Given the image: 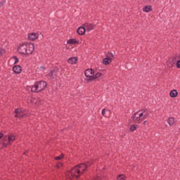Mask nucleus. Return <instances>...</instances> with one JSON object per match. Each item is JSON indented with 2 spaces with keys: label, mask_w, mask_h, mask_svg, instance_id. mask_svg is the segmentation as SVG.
Returning <instances> with one entry per match:
<instances>
[{
  "label": "nucleus",
  "mask_w": 180,
  "mask_h": 180,
  "mask_svg": "<svg viewBox=\"0 0 180 180\" xmlns=\"http://www.w3.org/2000/svg\"><path fill=\"white\" fill-rule=\"evenodd\" d=\"M92 164L89 162L86 163H82L79 165H77L71 169L69 172L68 175L70 178H75V179H78L86 169L91 167Z\"/></svg>",
  "instance_id": "1"
},
{
  "label": "nucleus",
  "mask_w": 180,
  "mask_h": 180,
  "mask_svg": "<svg viewBox=\"0 0 180 180\" xmlns=\"http://www.w3.org/2000/svg\"><path fill=\"white\" fill-rule=\"evenodd\" d=\"M47 87V82L45 81L41 80L39 82H36L34 86L31 88L32 92H41V91H44Z\"/></svg>",
  "instance_id": "2"
},
{
  "label": "nucleus",
  "mask_w": 180,
  "mask_h": 180,
  "mask_svg": "<svg viewBox=\"0 0 180 180\" xmlns=\"http://www.w3.org/2000/svg\"><path fill=\"white\" fill-rule=\"evenodd\" d=\"M84 75L86 78H88L86 79V81H87L88 82H91L92 81V77L95 75V71H94V70L92 69H87L84 72Z\"/></svg>",
  "instance_id": "3"
},
{
  "label": "nucleus",
  "mask_w": 180,
  "mask_h": 180,
  "mask_svg": "<svg viewBox=\"0 0 180 180\" xmlns=\"http://www.w3.org/2000/svg\"><path fill=\"white\" fill-rule=\"evenodd\" d=\"M18 51L20 54H29L27 53V47L26 46V43L25 44H21L20 46L18 47Z\"/></svg>",
  "instance_id": "4"
},
{
  "label": "nucleus",
  "mask_w": 180,
  "mask_h": 180,
  "mask_svg": "<svg viewBox=\"0 0 180 180\" xmlns=\"http://www.w3.org/2000/svg\"><path fill=\"white\" fill-rule=\"evenodd\" d=\"M15 139H16V137H15V136L13 135L6 136V142L5 141L3 142V147H8V146H9V144H11L12 141H15Z\"/></svg>",
  "instance_id": "5"
},
{
  "label": "nucleus",
  "mask_w": 180,
  "mask_h": 180,
  "mask_svg": "<svg viewBox=\"0 0 180 180\" xmlns=\"http://www.w3.org/2000/svg\"><path fill=\"white\" fill-rule=\"evenodd\" d=\"M57 68H54L51 69L48 74V77H50L51 79H56L57 78Z\"/></svg>",
  "instance_id": "6"
},
{
  "label": "nucleus",
  "mask_w": 180,
  "mask_h": 180,
  "mask_svg": "<svg viewBox=\"0 0 180 180\" xmlns=\"http://www.w3.org/2000/svg\"><path fill=\"white\" fill-rule=\"evenodd\" d=\"M25 45L27 46V49H28V54H32L33 51H34V45L33 43L27 42L25 43Z\"/></svg>",
  "instance_id": "7"
},
{
  "label": "nucleus",
  "mask_w": 180,
  "mask_h": 180,
  "mask_svg": "<svg viewBox=\"0 0 180 180\" xmlns=\"http://www.w3.org/2000/svg\"><path fill=\"white\" fill-rule=\"evenodd\" d=\"M83 26H84V29L88 32H91V30H94V26L91 23L86 22L83 24Z\"/></svg>",
  "instance_id": "8"
},
{
  "label": "nucleus",
  "mask_w": 180,
  "mask_h": 180,
  "mask_svg": "<svg viewBox=\"0 0 180 180\" xmlns=\"http://www.w3.org/2000/svg\"><path fill=\"white\" fill-rule=\"evenodd\" d=\"M13 71L15 74H20L22 72V67L19 65H15L13 67Z\"/></svg>",
  "instance_id": "9"
},
{
  "label": "nucleus",
  "mask_w": 180,
  "mask_h": 180,
  "mask_svg": "<svg viewBox=\"0 0 180 180\" xmlns=\"http://www.w3.org/2000/svg\"><path fill=\"white\" fill-rule=\"evenodd\" d=\"M85 32H86V30L84 25L79 27L77 30V33H78L80 36L85 34Z\"/></svg>",
  "instance_id": "10"
},
{
  "label": "nucleus",
  "mask_w": 180,
  "mask_h": 180,
  "mask_svg": "<svg viewBox=\"0 0 180 180\" xmlns=\"http://www.w3.org/2000/svg\"><path fill=\"white\" fill-rule=\"evenodd\" d=\"M111 63H112V57L106 55V57L103 60V64H104V65H109V64Z\"/></svg>",
  "instance_id": "11"
},
{
  "label": "nucleus",
  "mask_w": 180,
  "mask_h": 180,
  "mask_svg": "<svg viewBox=\"0 0 180 180\" xmlns=\"http://www.w3.org/2000/svg\"><path fill=\"white\" fill-rule=\"evenodd\" d=\"M77 61H78V58L77 57H72V58H69L68 59V63L69 64H72V65L76 64Z\"/></svg>",
  "instance_id": "12"
},
{
  "label": "nucleus",
  "mask_w": 180,
  "mask_h": 180,
  "mask_svg": "<svg viewBox=\"0 0 180 180\" xmlns=\"http://www.w3.org/2000/svg\"><path fill=\"white\" fill-rule=\"evenodd\" d=\"M27 39L28 40H32L33 41L36 40V39H37V34H36V33L32 32L28 34Z\"/></svg>",
  "instance_id": "13"
},
{
  "label": "nucleus",
  "mask_w": 180,
  "mask_h": 180,
  "mask_svg": "<svg viewBox=\"0 0 180 180\" xmlns=\"http://www.w3.org/2000/svg\"><path fill=\"white\" fill-rule=\"evenodd\" d=\"M143 11L144 12H146V13H148V12H151V11H153V6H151L150 5H146L145 6H143Z\"/></svg>",
  "instance_id": "14"
},
{
  "label": "nucleus",
  "mask_w": 180,
  "mask_h": 180,
  "mask_svg": "<svg viewBox=\"0 0 180 180\" xmlns=\"http://www.w3.org/2000/svg\"><path fill=\"white\" fill-rule=\"evenodd\" d=\"M177 96H178V91H176V90H172L169 93V96L171 98H176Z\"/></svg>",
  "instance_id": "15"
},
{
  "label": "nucleus",
  "mask_w": 180,
  "mask_h": 180,
  "mask_svg": "<svg viewBox=\"0 0 180 180\" xmlns=\"http://www.w3.org/2000/svg\"><path fill=\"white\" fill-rule=\"evenodd\" d=\"M26 116V113L25 112L21 111L19 115H15L14 117L18 119H22V117H25Z\"/></svg>",
  "instance_id": "16"
},
{
  "label": "nucleus",
  "mask_w": 180,
  "mask_h": 180,
  "mask_svg": "<svg viewBox=\"0 0 180 180\" xmlns=\"http://www.w3.org/2000/svg\"><path fill=\"white\" fill-rule=\"evenodd\" d=\"M100 77H102V73L97 72L94 75H93V77H91V79L92 81H94V79H98V78H99Z\"/></svg>",
  "instance_id": "17"
},
{
  "label": "nucleus",
  "mask_w": 180,
  "mask_h": 180,
  "mask_svg": "<svg viewBox=\"0 0 180 180\" xmlns=\"http://www.w3.org/2000/svg\"><path fill=\"white\" fill-rule=\"evenodd\" d=\"M167 123L169 124V126H174V123H175L174 117H169L167 120Z\"/></svg>",
  "instance_id": "18"
},
{
  "label": "nucleus",
  "mask_w": 180,
  "mask_h": 180,
  "mask_svg": "<svg viewBox=\"0 0 180 180\" xmlns=\"http://www.w3.org/2000/svg\"><path fill=\"white\" fill-rule=\"evenodd\" d=\"M75 43H77L75 39H70L67 41L68 44H75Z\"/></svg>",
  "instance_id": "19"
},
{
  "label": "nucleus",
  "mask_w": 180,
  "mask_h": 180,
  "mask_svg": "<svg viewBox=\"0 0 180 180\" xmlns=\"http://www.w3.org/2000/svg\"><path fill=\"white\" fill-rule=\"evenodd\" d=\"M144 113H146V110H143V112H141L140 114H139V117H141V119H144V117H147V113H146V114H144Z\"/></svg>",
  "instance_id": "20"
},
{
  "label": "nucleus",
  "mask_w": 180,
  "mask_h": 180,
  "mask_svg": "<svg viewBox=\"0 0 180 180\" xmlns=\"http://www.w3.org/2000/svg\"><path fill=\"white\" fill-rule=\"evenodd\" d=\"M117 180H126V176L124 174H120L117 176Z\"/></svg>",
  "instance_id": "21"
},
{
  "label": "nucleus",
  "mask_w": 180,
  "mask_h": 180,
  "mask_svg": "<svg viewBox=\"0 0 180 180\" xmlns=\"http://www.w3.org/2000/svg\"><path fill=\"white\" fill-rule=\"evenodd\" d=\"M22 111V108H16L14 111V113H15V115H19Z\"/></svg>",
  "instance_id": "22"
},
{
  "label": "nucleus",
  "mask_w": 180,
  "mask_h": 180,
  "mask_svg": "<svg viewBox=\"0 0 180 180\" xmlns=\"http://www.w3.org/2000/svg\"><path fill=\"white\" fill-rule=\"evenodd\" d=\"M12 58L15 60L14 64H18V63H19V58H18V56H14L12 57Z\"/></svg>",
  "instance_id": "23"
},
{
  "label": "nucleus",
  "mask_w": 180,
  "mask_h": 180,
  "mask_svg": "<svg viewBox=\"0 0 180 180\" xmlns=\"http://www.w3.org/2000/svg\"><path fill=\"white\" fill-rule=\"evenodd\" d=\"M137 129V125H131L129 128L130 131H134Z\"/></svg>",
  "instance_id": "24"
},
{
  "label": "nucleus",
  "mask_w": 180,
  "mask_h": 180,
  "mask_svg": "<svg viewBox=\"0 0 180 180\" xmlns=\"http://www.w3.org/2000/svg\"><path fill=\"white\" fill-rule=\"evenodd\" d=\"M63 158H64V155H60L59 156L56 157L55 160H63Z\"/></svg>",
  "instance_id": "25"
},
{
  "label": "nucleus",
  "mask_w": 180,
  "mask_h": 180,
  "mask_svg": "<svg viewBox=\"0 0 180 180\" xmlns=\"http://www.w3.org/2000/svg\"><path fill=\"white\" fill-rule=\"evenodd\" d=\"M5 53V49H0V57H2Z\"/></svg>",
  "instance_id": "26"
},
{
  "label": "nucleus",
  "mask_w": 180,
  "mask_h": 180,
  "mask_svg": "<svg viewBox=\"0 0 180 180\" xmlns=\"http://www.w3.org/2000/svg\"><path fill=\"white\" fill-rule=\"evenodd\" d=\"M141 120V118L139 117H136L135 120H134V122H140Z\"/></svg>",
  "instance_id": "27"
},
{
  "label": "nucleus",
  "mask_w": 180,
  "mask_h": 180,
  "mask_svg": "<svg viewBox=\"0 0 180 180\" xmlns=\"http://www.w3.org/2000/svg\"><path fill=\"white\" fill-rule=\"evenodd\" d=\"M176 67L177 68H180V60H177V62L176 63Z\"/></svg>",
  "instance_id": "28"
},
{
  "label": "nucleus",
  "mask_w": 180,
  "mask_h": 180,
  "mask_svg": "<svg viewBox=\"0 0 180 180\" xmlns=\"http://www.w3.org/2000/svg\"><path fill=\"white\" fill-rule=\"evenodd\" d=\"M6 1H0V8L2 7V6H4V5H5V3H6Z\"/></svg>",
  "instance_id": "29"
},
{
  "label": "nucleus",
  "mask_w": 180,
  "mask_h": 180,
  "mask_svg": "<svg viewBox=\"0 0 180 180\" xmlns=\"http://www.w3.org/2000/svg\"><path fill=\"white\" fill-rule=\"evenodd\" d=\"M106 110H107L105 109V108L102 110L101 114H102L103 116H105V113H106Z\"/></svg>",
  "instance_id": "30"
},
{
  "label": "nucleus",
  "mask_w": 180,
  "mask_h": 180,
  "mask_svg": "<svg viewBox=\"0 0 180 180\" xmlns=\"http://www.w3.org/2000/svg\"><path fill=\"white\" fill-rule=\"evenodd\" d=\"M108 56H110V57H111V58H113L115 57V55H113V53L112 52H109Z\"/></svg>",
  "instance_id": "31"
},
{
  "label": "nucleus",
  "mask_w": 180,
  "mask_h": 180,
  "mask_svg": "<svg viewBox=\"0 0 180 180\" xmlns=\"http://www.w3.org/2000/svg\"><path fill=\"white\" fill-rule=\"evenodd\" d=\"M136 115H137V112H136V113H134V114L132 115V117H131L134 121L135 119H136Z\"/></svg>",
  "instance_id": "32"
},
{
  "label": "nucleus",
  "mask_w": 180,
  "mask_h": 180,
  "mask_svg": "<svg viewBox=\"0 0 180 180\" xmlns=\"http://www.w3.org/2000/svg\"><path fill=\"white\" fill-rule=\"evenodd\" d=\"M58 164V168H60V167H63V163H61V162H59Z\"/></svg>",
  "instance_id": "33"
},
{
  "label": "nucleus",
  "mask_w": 180,
  "mask_h": 180,
  "mask_svg": "<svg viewBox=\"0 0 180 180\" xmlns=\"http://www.w3.org/2000/svg\"><path fill=\"white\" fill-rule=\"evenodd\" d=\"M1 137H4V134H2L1 132H0V139H1Z\"/></svg>",
  "instance_id": "34"
},
{
  "label": "nucleus",
  "mask_w": 180,
  "mask_h": 180,
  "mask_svg": "<svg viewBox=\"0 0 180 180\" xmlns=\"http://www.w3.org/2000/svg\"><path fill=\"white\" fill-rule=\"evenodd\" d=\"M172 63H175V57L172 58Z\"/></svg>",
  "instance_id": "35"
},
{
  "label": "nucleus",
  "mask_w": 180,
  "mask_h": 180,
  "mask_svg": "<svg viewBox=\"0 0 180 180\" xmlns=\"http://www.w3.org/2000/svg\"><path fill=\"white\" fill-rule=\"evenodd\" d=\"M146 122H147V121H144L143 124H146Z\"/></svg>",
  "instance_id": "36"
}]
</instances>
